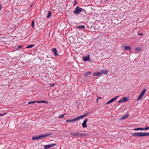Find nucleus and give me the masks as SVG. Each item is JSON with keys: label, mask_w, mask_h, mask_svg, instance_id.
Returning <instances> with one entry per match:
<instances>
[{"label": "nucleus", "mask_w": 149, "mask_h": 149, "mask_svg": "<svg viewBox=\"0 0 149 149\" xmlns=\"http://www.w3.org/2000/svg\"><path fill=\"white\" fill-rule=\"evenodd\" d=\"M52 134V133H46L43 134H41L40 135L32 137V139L34 140H38L45 138L47 136Z\"/></svg>", "instance_id": "obj_1"}, {"label": "nucleus", "mask_w": 149, "mask_h": 149, "mask_svg": "<svg viewBox=\"0 0 149 149\" xmlns=\"http://www.w3.org/2000/svg\"><path fill=\"white\" fill-rule=\"evenodd\" d=\"M132 136H134L136 137H142L149 136V132H137L136 133H132Z\"/></svg>", "instance_id": "obj_2"}, {"label": "nucleus", "mask_w": 149, "mask_h": 149, "mask_svg": "<svg viewBox=\"0 0 149 149\" xmlns=\"http://www.w3.org/2000/svg\"><path fill=\"white\" fill-rule=\"evenodd\" d=\"M70 134L71 135L74 136H77V137L83 136L85 135V134H82L79 132H76L75 133L71 132Z\"/></svg>", "instance_id": "obj_3"}, {"label": "nucleus", "mask_w": 149, "mask_h": 149, "mask_svg": "<svg viewBox=\"0 0 149 149\" xmlns=\"http://www.w3.org/2000/svg\"><path fill=\"white\" fill-rule=\"evenodd\" d=\"M82 10L81 8H80L79 6H77L75 8V10L74 11V14H79Z\"/></svg>", "instance_id": "obj_4"}, {"label": "nucleus", "mask_w": 149, "mask_h": 149, "mask_svg": "<svg viewBox=\"0 0 149 149\" xmlns=\"http://www.w3.org/2000/svg\"><path fill=\"white\" fill-rule=\"evenodd\" d=\"M88 113H86L84 115H81V116H79L75 118L72 119V122L76 120H80V119L83 118Z\"/></svg>", "instance_id": "obj_5"}, {"label": "nucleus", "mask_w": 149, "mask_h": 149, "mask_svg": "<svg viewBox=\"0 0 149 149\" xmlns=\"http://www.w3.org/2000/svg\"><path fill=\"white\" fill-rule=\"evenodd\" d=\"M56 144L55 143H52L49 145H46L44 146V148L45 149H49L50 148L56 146Z\"/></svg>", "instance_id": "obj_6"}, {"label": "nucleus", "mask_w": 149, "mask_h": 149, "mask_svg": "<svg viewBox=\"0 0 149 149\" xmlns=\"http://www.w3.org/2000/svg\"><path fill=\"white\" fill-rule=\"evenodd\" d=\"M52 51L55 56H57L58 55L57 51L56 48H53L52 49Z\"/></svg>", "instance_id": "obj_7"}, {"label": "nucleus", "mask_w": 149, "mask_h": 149, "mask_svg": "<svg viewBox=\"0 0 149 149\" xmlns=\"http://www.w3.org/2000/svg\"><path fill=\"white\" fill-rule=\"evenodd\" d=\"M88 120L87 118L86 119L83 121L82 123V125L83 128L87 127L86 126V122L88 121Z\"/></svg>", "instance_id": "obj_8"}, {"label": "nucleus", "mask_w": 149, "mask_h": 149, "mask_svg": "<svg viewBox=\"0 0 149 149\" xmlns=\"http://www.w3.org/2000/svg\"><path fill=\"white\" fill-rule=\"evenodd\" d=\"M102 74V72H95L93 73V75L94 76H98Z\"/></svg>", "instance_id": "obj_9"}, {"label": "nucleus", "mask_w": 149, "mask_h": 149, "mask_svg": "<svg viewBox=\"0 0 149 149\" xmlns=\"http://www.w3.org/2000/svg\"><path fill=\"white\" fill-rule=\"evenodd\" d=\"M124 49L125 50L130 51L131 47L129 46H126L124 47Z\"/></svg>", "instance_id": "obj_10"}, {"label": "nucleus", "mask_w": 149, "mask_h": 149, "mask_svg": "<svg viewBox=\"0 0 149 149\" xmlns=\"http://www.w3.org/2000/svg\"><path fill=\"white\" fill-rule=\"evenodd\" d=\"M90 58L89 56H86L85 57H84L83 58V60L84 61H86L88 60H90Z\"/></svg>", "instance_id": "obj_11"}, {"label": "nucleus", "mask_w": 149, "mask_h": 149, "mask_svg": "<svg viewBox=\"0 0 149 149\" xmlns=\"http://www.w3.org/2000/svg\"><path fill=\"white\" fill-rule=\"evenodd\" d=\"M119 97V96H116V97L113 98L111 100H110L109 101L110 103H111L112 102H113L115 100H116L118 97Z\"/></svg>", "instance_id": "obj_12"}, {"label": "nucleus", "mask_w": 149, "mask_h": 149, "mask_svg": "<svg viewBox=\"0 0 149 149\" xmlns=\"http://www.w3.org/2000/svg\"><path fill=\"white\" fill-rule=\"evenodd\" d=\"M129 116V114H127L126 116H123L120 119V120H123L125 119L126 118L128 117Z\"/></svg>", "instance_id": "obj_13"}, {"label": "nucleus", "mask_w": 149, "mask_h": 149, "mask_svg": "<svg viewBox=\"0 0 149 149\" xmlns=\"http://www.w3.org/2000/svg\"><path fill=\"white\" fill-rule=\"evenodd\" d=\"M101 71H102L101 72H102V73H103L104 74H107L108 72V71L106 69L105 70H102Z\"/></svg>", "instance_id": "obj_14"}, {"label": "nucleus", "mask_w": 149, "mask_h": 149, "mask_svg": "<svg viewBox=\"0 0 149 149\" xmlns=\"http://www.w3.org/2000/svg\"><path fill=\"white\" fill-rule=\"evenodd\" d=\"M123 102H126L129 100V98L127 97H125L122 99Z\"/></svg>", "instance_id": "obj_15"}, {"label": "nucleus", "mask_w": 149, "mask_h": 149, "mask_svg": "<svg viewBox=\"0 0 149 149\" xmlns=\"http://www.w3.org/2000/svg\"><path fill=\"white\" fill-rule=\"evenodd\" d=\"M51 11H48V14H47V18H49L50 17V16L51 15Z\"/></svg>", "instance_id": "obj_16"}, {"label": "nucleus", "mask_w": 149, "mask_h": 149, "mask_svg": "<svg viewBox=\"0 0 149 149\" xmlns=\"http://www.w3.org/2000/svg\"><path fill=\"white\" fill-rule=\"evenodd\" d=\"M134 131H138L139 130H143V128H135L134 129Z\"/></svg>", "instance_id": "obj_17"}, {"label": "nucleus", "mask_w": 149, "mask_h": 149, "mask_svg": "<svg viewBox=\"0 0 149 149\" xmlns=\"http://www.w3.org/2000/svg\"><path fill=\"white\" fill-rule=\"evenodd\" d=\"M91 73V72H90V71L87 72L84 74V76L85 77H86V76H87L88 75L90 74Z\"/></svg>", "instance_id": "obj_18"}, {"label": "nucleus", "mask_w": 149, "mask_h": 149, "mask_svg": "<svg viewBox=\"0 0 149 149\" xmlns=\"http://www.w3.org/2000/svg\"><path fill=\"white\" fill-rule=\"evenodd\" d=\"M65 115V113H64V114H62L61 115H60L58 117V118H63Z\"/></svg>", "instance_id": "obj_19"}, {"label": "nucleus", "mask_w": 149, "mask_h": 149, "mask_svg": "<svg viewBox=\"0 0 149 149\" xmlns=\"http://www.w3.org/2000/svg\"><path fill=\"white\" fill-rule=\"evenodd\" d=\"M37 102L38 103H41L43 102V103H48L45 100H42V101H37Z\"/></svg>", "instance_id": "obj_20"}, {"label": "nucleus", "mask_w": 149, "mask_h": 149, "mask_svg": "<svg viewBox=\"0 0 149 149\" xmlns=\"http://www.w3.org/2000/svg\"><path fill=\"white\" fill-rule=\"evenodd\" d=\"M85 28V26L84 25H82L81 26H78L77 27V28L78 29L81 28L84 29Z\"/></svg>", "instance_id": "obj_21"}, {"label": "nucleus", "mask_w": 149, "mask_h": 149, "mask_svg": "<svg viewBox=\"0 0 149 149\" xmlns=\"http://www.w3.org/2000/svg\"><path fill=\"white\" fill-rule=\"evenodd\" d=\"M143 95H142L141 94H141L138 97V98H137V100H139L141 99L142 98V97L143 96Z\"/></svg>", "instance_id": "obj_22"}, {"label": "nucleus", "mask_w": 149, "mask_h": 149, "mask_svg": "<svg viewBox=\"0 0 149 149\" xmlns=\"http://www.w3.org/2000/svg\"><path fill=\"white\" fill-rule=\"evenodd\" d=\"M146 91V89H143L141 93V95H144V94L145 93Z\"/></svg>", "instance_id": "obj_23"}, {"label": "nucleus", "mask_w": 149, "mask_h": 149, "mask_svg": "<svg viewBox=\"0 0 149 149\" xmlns=\"http://www.w3.org/2000/svg\"><path fill=\"white\" fill-rule=\"evenodd\" d=\"M135 50L136 51L139 52L141 51V49L139 47L136 48L135 49Z\"/></svg>", "instance_id": "obj_24"}, {"label": "nucleus", "mask_w": 149, "mask_h": 149, "mask_svg": "<svg viewBox=\"0 0 149 149\" xmlns=\"http://www.w3.org/2000/svg\"><path fill=\"white\" fill-rule=\"evenodd\" d=\"M34 46V45H28L26 47V48H31L33 46Z\"/></svg>", "instance_id": "obj_25"}, {"label": "nucleus", "mask_w": 149, "mask_h": 149, "mask_svg": "<svg viewBox=\"0 0 149 149\" xmlns=\"http://www.w3.org/2000/svg\"><path fill=\"white\" fill-rule=\"evenodd\" d=\"M31 25L32 26V28H33L34 26V20H33L31 24Z\"/></svg>", "instance_id": "obj_26"}, {"label": "nucleus", "mask_w": 149, "mask_h": 149, "mask_svg": "<svg viewBox=\"0 0 149 149\" xmlns=\"http://www.w3.org/2000/svg\"><path fill=\"white\" fill-rule=\"evenodd\" d=\"M123 102V101L122 99H121L120 100H119L118 101V103H122Z\"/></svg>", "instance_id": "obj_27"}, {"label": "nucleus", "mask_w": 149, "mask_h": 149, "mask_svg": "<svg viewBox=\"0 0 149 149\" xmlns=\"http://www.w3.org/2000/svg\"><path fill=\"white\" fill-rule=\"evenodd\" d=\"M37 102V101H35L33 102H28V104H33L35 102Z\"/></svg>", "instance_id": "obj_28"}, {"label": "nucleus", "mask_w": 149, "mask_h": 149, "mask_svg": "<svg viewBox=\"0 0 149 149\" xmlns=\"http://www.w3.org/2000/svg\"><path fill=\"white\" fill-rule=\"evenodd\" d=\"M66 122H72V119H68L66 120Z\"/></svg>", "instance_id": "obj_29"}, {"label": "nucleus", "mask_w": 149, "mask_h": 149, "mask_svg": "<svg viewBox=\"0 0 149 149\" xmlns=\"http://www.w3.org/2000/svg\"><path fill=\"white\" fill-rule=\"evenodd\" d=\"M143 130H148L149 129V127H147L146 128H143Z\"/></svg>", "instance_id": "obj_30"}, {"label": "nucleus", "mask_w": 149, "mask_h": 149, "mask_svg": "<svg viewBox=\"0 0 149 149\" xmlns=\"http://www.w3.org/2000/svg\"><path fill=\"white\" fill-rule=\"evenodd\" d=\"M22 46L21 45L19 46H18V49H21V48L22 47Z\"/></svg>", "instance_id": "obj_31"}, {"label": "nucleus", "mask_w": 149, "mask_h": 149, "mask_svg": "<svg viewBox=\"0 0 149 149\" xmlns=\"http://www.w3.org/2000/svg\"><path fill=\"white\" fill-rule=\"evenodd\" d=\"M2 5L0 4V11L1 10L2 8Z\"/></svg>", "instance_id": "obj_32"}, {"label": "nucleus", "mask_w": 149, "mask_h": 149, "mask_svg": "<svg viewBox=\"0 0 149 149\" xmlns=\"http://www.w3.org/2000/svg\"><path fill=\"white\" fill-rule=\"evenodd\" d=\"M54 83H52L50 84V86H51L52 87L54 85Z\"/></svg>", "instance_id": "obj_33"}, {"label": "nucleus", "mask_w": 149, "mask_h": 149, "mask_svg": "<svg viewBox=\"0 0 149 149\" xmlns=\"http://www.w3.org/2000/svg\"><path fill=\"white\" fill-rule=\"evenodd\" d=\"M139 36H143V34L142 33H139L138 34Z\"/></svg>", "instance_id": "obj_34"}, {"label": "nucleus", "mask_w": 149, "mask_h": 149, "mask_svg": "<svg viewBox=\"0 0 149 149\" xmlns=\"http://www.w3.org/2000/svg\"><path fill=\"white\" fill-rule=\"evenodd\" d=\"M6 114V113H4L3 114H0V116H4L5 115V114Z\"/></svg>", "instance_id": "obj_35"}, {"label": "nucleus", "mask_w": 149, "mask_h": 149, "mask_svg": "<svg viewBox=\"0 0 149 149\" xmlns=\"http://www.w3.org/2000/svg\"><path fill=\"white\" fill-rule=\"evenodd\" d=\"M110 103H110V102L109 101L108 102H107L106 103V104H110Z\"/></svg>", "instance_id": "obj_36"}, {"label": "nucleus", "mask_w": 149, "mask_h": 149, "mask_svg": "<svg viewBox=\"0 0 149 149\" xmlns=\"http://www.w3.org/2000/svg\"><path fill=\"white\" fill-rule=\"evenodd\" d=\"M74 4H77V1H74Z\"/></svg>", "instance_id": "obj_37"}, {"label": "nucleus", "mask_w": 149, "mask_h": 149, "mask_svg": "<svg viewBox=\"0 0 149 149\" xmlns=\"http://www.w3.org/2000/svg\"><path fill=\"white\" fill-rule=\"evenodd\" d=\"M98 99H99V98H97V102H98Z\"/></svg>", "instance_id": "obj_38"}, {"label": "nucleus", "mask_w": 149, "mask_h": 149, "mask_svg": "<svg viewBox=\"0 0 149 149\" xmlns=\"http://www.w3.org/2000/svg\"><path fill=\"white\" fill-rule=\"evenodd\" d=\"M99 99H101V97H100L99 98Z\"/></svg>", "instance_id": "obj_39"}, {"label": "nucleus", "mask_w": 149, "mask_h": 149, "mask_svg": "<svg viewBox=\"0 0 149 149\" xmlns=\"http://www.w3.org/2000/svg\"><path fill=\"white\" fill-rule=\"evenodd\" d=\"M106 1H107V0H105Z\"/></svg>", "instance_id": "obj_40"}]
</instances>
